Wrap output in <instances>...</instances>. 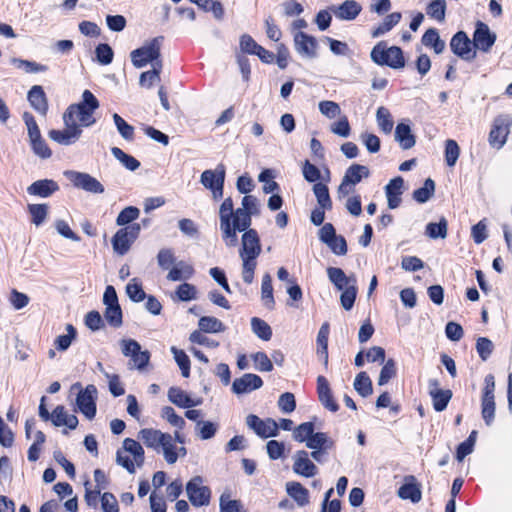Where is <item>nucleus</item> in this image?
Wrapping results in <instances>:
<instances>
[{"instance_id": "nucleus-1", "label": "nucleus", "mask_w": 512, "mask_h": 512, "mask_svg": "<svg viewBox=\"0 0 512 512\" xmlns=\"http://www.w3.org/2000/svg\"><path fill=\"white\" fill-rule=\"evenodd\" d=\"M241 205L235 210L233 200L228 197L219 208L222 240L229 248L238 244L237 232L248 229L252 224V216L260 213L259 201L253 195L244 196Z\"/></svg>"}, {"instance_id": "nucleus-2", "label": "nucleus", "mask_w": 512, "mask_h": 512, "mask_svg": "<svg viewBox=\"0 0 512 512\" xmlns=\"http://www.w3.org/2000/svg\"><path fill=\"white\" fill-rule=\"evenodd\" d=\"M242 232L239 249V257L242 261V278L245 283L251 284L257 267V258L261 254L262 248L259 235L255 229L248 228Z\"/></svg>"}, {"instance_id": "nucleus-3", "label": "nucleus", "mask_w": 512, "mask_h": 512, "mask_svg": "<svg viewBox=\"0 0 512 512\" xmlns=\"http://www.w3.org/2000/svg\"><path fill=\"white\" fill-rule=\"evenodd\" d=\"M99 101L90 90H84L82 100L79 103L71 104L63 114V122L78 123L83 127H90L95 124L94 112L99 108Z\"/></svg>"}, {"instance_id": "nucleus-4", "label": "nucleus", "mask_w": 512, "mask_h": 512, "mask_svg": "<svg viewBox=\"0 0 512 512\" xmlns=\"http://www.w3.org/2000/svg\"><path fill=\"white\" fill-rule=\"evenodd\" d=\"M370 57L380 66H388L392 69H402L405 66L402 49L398 46L387 47L384 41H380L372 48Z\"/></svg>"}, {"instance_id": "nucleus-5", "label": "nucleus", "mask_w": 512, "mask_h": 512, "mask_svg": "<svg viewBox=\"0 0 512 512\" xmlns=\"http://www.w3.org/2000/svg\"><path fill=\"white\" fill-rule=\"evenodd\" d=\"M163 37L158 36L144 43L130 53L131 62L136 68H143L148 63L160 58Z\"/></svg>"}, {"instance_id": "nucleus-6", "label": "nucleus", "mask_w": 512, "mask_h": 512, "mask_svg": "<svg viewBox=\"0 0 512 512\" xmlns=\"http://www.w3.org/2000/svg\"><path fill=\"white\" fill-rule=\"evenodd\" d=\"M495 377L488 374L484 378V386L481 395V415L487 426H490L495 419Z\"/></svg>"}, {"instance_id": "nucleus-7", "label": "nucleus", "mask_w": 512, "mask_h": 512, "mask_svg": "<svg viewBox=\"0 0 512 512\" xmlns=\"http://www.w3.org/2000/svg\"><path fill=\"white\" fill-rule=\"evenodd\" d=\"M225 176L226 167L222 163L218 164L213 170L203 171L200 176V183L212 192L214 200H219L223 197Z\"/></svg>"}, {"instance_id": "nucleus-8", "label": "nucleus", "mask_w": 512, "mask_h": 512, "mask_svg": "<svg viewBox=\"0 0 512 512\" xmlns=\"http://www.w3.org/2000/svg\"><path fill=\"white\" fill-rule=\"evenodd\" d=\"M63 175L77 189H82L92 194H102L105 191L104 186L100 181L88 173L66 170L63 172Z\"/></svg>"}, {"instance_id": "nucleus-9", "label": "nucleus", "mask_w": 512, "mask_h": 512, "mask_svg": "<svg viewBox=\"0 0 512 512\" xmlns=\"http://www.w3.org/2000/svg\"><path fill=\"white\" fill-rule=\"evenodd\" d=\"M140 232V225L133 224L119 229L112 238V247L118 255H125Z\"/></svg>"}, {"instance_id": "nucleus-10", "label": "nucleus", "mask_w": 512, "mask_h": 512, "mask_svg": "<svg viewBox=\"0 0 512 512\" xmlns=\"http://www.w3.org/2000/svg\"><path fill=\"white\" fill-rule=\"evenodd\" d=\"M186 494L195 507L207 506L210 503L211 491L209 487L203 485L200 476L193 477L186 485Z\"/></svg>"}, {"instance_id": "nucleus-11", "label": "nucleus", "mask_w": 512, "mask_h": 512, "mask_svg": "<svg viewBox=\"0 0 512 512\" xmlns=\"http://www.w3.org/2000/svg\"><path fill=\"white\" fill-rule=\"evenodd\" d=\"M512 126V117L509 115H499L494 119L492 129L489 133V143L491 146L500 149L507 141Z\"/></svg>"}, {"instance_id": "nucleus-12", "label": "nucleus", "mask_w": 512, "mask_h": 512, "mask_svg": "<svg viewBox=\"0 0 512 512\" xmlns=\"http://www.w3.org/2000/svg\"><path fill=\"white\" fill-rule=\"evenodd\" d=\"M63 130L52 129L48 132L51 140L63 146H70L76 143L82 136L83 130L78 123L64 122Z\"/></svg>"}, {"instance_id": "nucleus-13", "label": "nucleus", "mask_w": 512, "mask_h": 512, "mask_svg": "<svg viewBox=\"0 0 512 512\" xmlns=\"http://www.w3.org/2000/svg\"><path fill=\"white\" fill-rule=\"evenodd\" d=\"M246 425L261 438L275 437L279 431L278 423L274 419L262 420L254 414L246 417Z\"/></svg>"}, {"instance_id": "nucleus-14", "label": "nucleus", "mask_w": 512, "mask_h": 512, "mask_svg": "<svg viewBox=\"0 0 512 512\" xmlns=\"http://www.w3.org/2000/svg\"><path fill=\"white\" fill-rule=\"evenodd\" d=\"M370 172L368 167L360 164L351 165L345 172L342 182L338 188L340 195H348L352 189L351 186L358 184L363 178H367Z\"/></svg>"}, {"instance_id": "nucleus-15", "label": "nucleus", "mask_w": 512, "mask_h": 512, "mask_svg": "<svg viewBox=\"0 0 512 512\" xmlns=\"http://www.w3.org/2000/svg\"><path fill=\"white\" fill-rule=\"evenodd\" d=\"M452 52L465 61H471L476 57L472 41L464 31H458L450 41Z\"/></svg>"}, {"instance_id": "nucleus-16", "label": "nucleus", "mask_w": 512, "mask_h": 512, "mask_svg": "<svg viewBox=\"0 0 512 512\" xmlns=\"http://www.w3.org/2000/svg\"><path fill=\"white\" fill-rule=\"evenodd\" d=\"M293 41L295 50L300 56L309 59L317 57L318 42L315 37L302 31H296Z\"/></svg>"}, {"instance_id": "nucleus-17", "label": "nucleus", "mask_w": 512, "mask_h": 512, "mask_svg": "<svg viewBox=\"0 0 512 512\" xmlns=\"http://www.w3.org/2000/svg\"><path fill=\"white\" fill-rule=\"evenodd\" d=\"M496 34L491 32L489 26L481 21L476 23V28L473 34L472 44L473 47L482 51L489 52L495 44Z\"/></svg>"}, {"instance_id": "nucleus-18", "label": "nucleus", "mask_w": 512, "mask_h": 512, "mask_svg": "<svg viewBox=\"0 0 512 512\" xmlns=\"http://www.w3.org/2000/svg\"><path fill=\"white\" fill-rule=\"evenodd\" d=\"M96 394L97 389L94 385H88L81 390L76 399V404L81 413L88 419H93L96 415Z\"/></svg>"}, {"instance_id": "nucleus-19", "label": "nucleus", "mask_w": 512, "mask_h": 512, "mask_svg": "<svg viewBox=\"0 0 512 512\" xmlns=\"http://www.w3.org/2000/svg\"><path fill=\"white\" fill-rule=\"evenodd\" d=\"M293 472L299 476L311 478L318 473L317 466L310 460L305 450L296 451L293 456Z\"/></svg>"}, {"instance_id": "nucleus-20", "label": "nucleus", "mask_w": 512, "mask_h": 512, "mask_svg": "<svg viewBox=\"0 0 512 512\" xmlns=\"http://www.w3.org/2000/svg\"><path fill=\"white\" fill-rule=\"evenodd\" d=\"M263 386V380L260 376L252 373H246L240 378H236L232 383V391L237 394L250 393Z\"/></svg>"}, {"instance_id": "nucleus-21", "label": "nucleus", "mask_w": 512, "mask_h": 512, "mask_svg": "<svg viewBox=\"0 0 512 512\" xmlns=\"http://www.w3.org/2000/svg\"><path fill=\"white\" fill-rule=\"evenodd\" d=\"M327 276L337 290L342 291L348 289L351 285H357L356 276L351 274L347 276L341 268H327Z\"/></svg>"}, {"instance_id": "nucleus-22", "label": "nucleus", "mask_w": 512, "mask_h": 512, "mask_svg": "<svg viewBox=\"0 0 512 512\" xmlns=\"http://www.w3.org/2000/svg\"><path fill=\"white\" fill-rule=\"evenodd\" d=\"M59 190V185L52 179H41L27 187V193L32 196L48 198Z\"/></svg>"}, {"instance_id": "nucleus-23", "label": "nucleus", "mask_w": 512, "mask_h": 512, "mask_svg": "<svg viewBox=\"0 0 512 512\" xmlns=\"http://www.w3.org/2000/svg\"><path fill=\"white\" fill-rule=\"evenodd\" d=\"M335 17L340 20H354L361 12V5L355 0H346L338 6L330 7Z\"/></svg>"}, {"instance_id": "nucleus-24", "label": "nucleus", "mask_w": 512, "mask_h": 512, "mask_svg": "<svg viewBox=\"0 0 512 512\" xmlns=\"http://www.w3.org/2000/svg\"><path fill=\"white\" fill-rule=\"evenodd\" d=\"M404 480L405 483L398 489V496L403 500L418 503L422 498V492L420 486L416 483V478L409 475Z\"/></svg>"}, {"instance_id": "nucleus-25", "label": "nucleus", "mask_w": 512, "mask_h": 512, "mask_svg": "<svg viewBox=\"0 0 512 512\" xmlns=\"http://www.w3.org/2000/svg\"><path fill=\"white\" fill-rule=\"evenodd\" d=\"M285 490L288 496L296 502L298 507L302 508L310 503L309 491L300 482H287L285 484Z\"/></svg>"}, {"instance_id": "nucleus-26", "label": "nucleus", "mask_w": 512, "mask_h": 512, "mask_svg": "<svg viewBox=\"0 0 512 512\" xmlns=\"http://www.w3.org/2000/svg\"><path fill=\"white\" fill-rule=\"evenodd\" d=\"M27 99L30 105L42 116L48 111V100L42 86L34 85L28 91Z\"/></svg>"}, {"instance_id": "nucleus-27", "label": "nucleus", "mask_w": 512, "mask_h": 512, "mask_svg": "<svg viewBox=\"0 0 512 512\" xmlns=\"http://www.w3.org/2000/svg\"><path fill=\"white\" fill-rule=\"evenodd\" d=\"M404 181L402 177L398 176L386 185L385 192L387 197L388 207L390 209L397 208L401 203V194Z\"/></svg>"}, {"instance_id": "nucleus-28", "label": "nucleus", "mask_w": 512, "mask_h": 512, "mask_svg": "<svg viewBox=\"0 0 512 512\" xmlns=\"http://www.w3.org/2000/svg\"><path fill=\"white\" fill-rule=\"evenodd\" d=\"M51 421L54 426H66L74 430L78 425V419L74 414H68L64 406L58 405L51 413Z\"/></svg>"}, {"instance_id": "nucleus-29", "label": "nucleus", "mask_w": 512, "mask_h": 512, "mask_svg": "<svg viewBox=\"0 0 512 512\" xmlns=\"http://www.w3.org/2000/svg\"><path fill=\"white\" fill-rule=\"evenodd\" d=\"M167 396L170 402L181 408H190L201 404L200 399H192L185 391L178 387H171L168 390Z\"/></svg>"}, {"instance_id": "nucleus-30", "label": "nucleus", "mask_w": 512, "mask_h": 512, "mask_svg": "<svg viewBox=\"0 0 512 512\" xmlns=\"http://www.w3.org/2000/svg\"><path fill=\"white\" fill-rule=\"evenodd\" d=\"M394 137L403 150H408L415 146L416 139L409 124L399 123L395 128Z\"/></svg>"}, {"instance_id": "nucleus-31", "label": "nucleus", "mask_w": 512, "mask_h": 512, "mask_svg": "<svg viewBox=\"0 0 512 512\" xmlns=\"http://www.w3.org/2000/svg\"><path fill=\"white\" fill-rule=\"evenodd\" d=\"M195 270L193 266L185 261H179L169 270L167 280L169 281H182L189 280L193 277Z\"/></svg>"}, {"instance_id": "nucleus-32", "label": "nucleus", "mask_w": 512, "mask_h": 512, "mask_svg": "<svg viewBox=\"0 0 512 512\" xmlns=\"http://www.w3.org/2000/svg\"><path fill=\"white\" fill-rule=\"evenodd\" d=\"M165 434L160 430L144 428L139 431L138 438L146 447L159 451L162 439H165Z\"/></svg>"}, {"instance_id": "nucleus-33", "label": "nucleus", "mask_w": 512, "mask_h": 512, "mask_svg": "<svg viewBox=\"0 0 512 512\" xmlns=\"http://www.w3.org/2000/svg\"><path fill=\"white\" fill-rule=\"evenodd\" d=\"M402 14L400 12H393L388 14L381 23L375 26L371 31L373 38H378L391 31L401 20Z\"/></svg>"}, {"instance_id": "nucleus-34", "label": "nucleus", "mask_w": 512, "mask_h": 512, "mask_svg": "<svg viewBox=\"0 0 512 512\" xmlns=\"http://www.w3.org/2000/svg\"><path fill=\"white\" fill-rule=\"evenodd\" d=\"M150 63L152 64V70L141 73L139 78V84L148 89L151 88L154 83L160 81V73L163 66L160 58Z\"/></svg>"}, {"instance_id": "nucleus-35", "label": "nucleus", "mask_w": 512, "mask_h": 512, "mask_svg": "<svg viewBox=\"0 0 512 512\" xmlns=\"http://www.w3.org/2000/svg\"><path fill=\"white\" fill-rule=\"evenodd\" d=\"M329 324L324 323L320 327L317 335V355L323 360L324 364H328V336H329Z\"/></svg>"}, {"instance_id": "nucleus-36", "label": "nucleus", "mask_w": 512, "mask_h": 512, "mask_svg": "<svg viewBox=\"0 0 512 512\" xmlns=\"http://www.w3.org/2000/svg\"><path fill=\"white\" fill-rule=\"evenodd\" d=\"M122 451L133 456V459L138 467L143 465L144 449L138 441L131 438H126L123 441Z\"/></svg>"}, {"instance_id": "nucleus-37", "label": "nucleus", "mask_w": 512, "mask_h": 512, "mask_svg": "<svg viewBox=\"0 0 512 512\" xmlns=\"http://www.w3.org/2000/svg\"><path fill=\"white\" fill-rule=\"evenodd\" d=\"M422 44L426 47L432 48L435 53L440 54L445 49V42L440 39L437 29L430 28L422 36Z\"/></svg>"}, {"instance_id": "nucleus-38", "label": "nucleus", "mask_w": 512, "mask_h": 512, "mask_svg": "<svg viewBox=\"0 0 512 512\" xmlns=\"http://www.w3.org/2000/svg\"><path fill=\"white\" fill-rule=\"evenodd\" d=\"M376 122L384 134H390L393 130L394 120L388 108L380 106L376 111Z\"/></svg>"}, {"instance_id": "nucleus-39", "label": "nucleus", "mask_w": 512, "mask_h": 512, "mask_svg": "<svg viewBox=\"0 0 512 512\" xmlns=\"http://www.w3.org/2000/svg\"><path fill=\"white\" fill-rule=\"evenodd\" d=\"M334 445L333 440H331L326 433L317 432L311 435L306 443V447L312 450L323 449L328 450L331 449Z\"/></svg>"}, {"instance_id": "nucleus-40", "label": "nucleus", "mask_w": 512, "mask_h": 512, "mask_svg": "<svg viewBox=\"0 0 512 512\" xmlns=\"http://www.w3.org/2000/svg\"><path fill=\"white\" fill-rule=\"evenodd\" d=\"M200 332L205 333H219L225 330L224 324L212 316H203L198 321Z\"/></svg>"}, {"instance_id": "nucleus-41", "label": "nucleus", "mask_w": 512, "mask_h": 512, "mask_svg": "<svg viewBox=\"0 0 512 512\" xmlns=\"http://www.w3.org/2000/svg\"><path fill=\"white\" fill-rule=\"evenodd\" d=\"M313 192L316 196L317 203L320 208L327 210L332 208V201L326 184L321 182L315 183L313 185Z\"/></svg>"}, {"instance_id": "nucleus-42", "label": "nucleus", "mask_w": 512, "mask_h": 512, "mask_svg": "<svg viewBox=\"0 0 512 512\" xmlns=\"http://www.w3.org/2000/svg\"><path fill=\"white\" fill-rule=\"evenodd\" d=\"M261 298L268 309L272 310L274 308L275 300L273 296L272 279L269 274H265L262 278Z\"/></svg>"}, {"instance_id": "nucleus-43", "label": "nucleus", "mask_w": 512, "mask_h": 512, "mask_svg": "<svg viewBox=\"0 0 512 512\" xmlns=\"http://www.w3.org/2000/svg\"><path fill=\"white\" fill-rule=\"evenodd\" d=\"M111 153L126 169L130 171H135L140 167V162L135 157L126 154L118 147H112Z\"/></svg>"}, {"instance_id": "nucleus-44", "label": "nucleus", "mask_w": 512, "mask_h": 512, "mask_svg": "<svg viewBox=\"0 0 512 512\" xmlns=\"http://www.w3.org/2000/svg\"><path fill=\"white\" fill-rule=\"evenodd\" d=\"M220 512H242L243 505L239 500L231 499L229 491H224L219 498Z\"/></svg>"}, {"instance_id": "nucleus-45", "label": "nucleus", "mask_w": 512, "mask_h": 512, "mask_svg": "<svg viewBox=\"0 0 512 512\" xmlns=\"http://www.w3.org/2000/svg\"><path fill=\"white\" fill-rule=\"evenodd\" d=\"M173 437L166 433L165 439H162L160 448L163 450V455L168 464H174L178 459V453L175 450Z\"/></svg>"}, {"instance_id": "nucleus-46", "label": "nucleus", "mask_w": 512, "mask_h": 512, "mask_svg": "<svg viewBox=\"0 0 512 512\" xmlns=\"http://www.w3.org/2000/svg\"><path fill=\"white\" fill-rule=\"evenodd\" d=\"M171 353L174 356V360L181 370V374L183 377L187 378L190 376V359L187 354L181 350L172 346L170 348Z\"/></svg>"}, {"instance_id": "nucleus-47", "label": "nucleus", "mask_w": 512, "mask_h": 512, "mask_svg": "<svg viewBox=\"0 0 512 512\" xmlns=\"http://www.w3.org/2000/svg\"><path fill=\"white\" fill-rule=\"evenodd\" d=\"M48 209L47 204H29L28 211L31 215L32 223L36 226L42 225L48 215Z\"/></svg>"}, {"instance_id": "nucleus-48", "label": "nucleus", "mask_w": 512, "mask_h": 512, "mask_svg": "<svg viewBox=\"0 0 512 512\" xmlns=\"http://www.w3.org/2000/svg\"><path fill=\"white\" fill-rule=\"evenodd\" d=\"M354 388L362 397H367L372 394V382L366 372H360L356 376Z\"/></svg>"}, {"instance_id": "nucleus-49", "label": "nucleus", "mask_w": 512, "mask_h": 512, "mask_svg": "<svg viewBox=\"0 0 512 512\" xmlns=\"http://www.w3.org/2000/svg\"><path fill=\"white\" fill-rule=\"evenodd\" d=\"M426 13L429 17L435 19L438 22H443L446 15V1L445 0H433L426 9Z\"/></svg>"}, {"instance_id": "nucleus-50", "label": "nucleus", "mask_w": 512, "mask_h": 512, "mask_svg": "<svg viewBox=\"0 0 512 512\" xmlns=\"http://www.w3.org/2000/svg\"><path fill=\"white\" fill-rule=\"evenodd\" d=\"M11 62L17 68L23 69L26 73H40L46 72L48 70V67L46 65L37 63L35 61L13 58Z\"/></svg>"}, {"instance_id": "nucleus-51", "label": "nucleus", "mask_w": 512, "mask_h": 512, "mask_svg": "<svg viewBox=\"0 0 512 512\" xmlns=\"http://www.w3.org/2000/svg\"><path fill=\"white\" fill-rule=\"evenodd\" d=\"M218 430V425L211 421H197L196 434L201 440L213 438Z\"/></svg>"}, {"instance_id": "nucleus-52", "label": "nucleus", "mask_w": 512, "mask_h": 512, "mask_svg": "<svg viewBox=\"0 0 512 512\" xmlns=\"http://www.w3.org/2000/svg\"><path fill=\"white\" fill-rule=\"evenodd\" d=\"M435 190V183L431 178H428L424 182V186L416 189L413 192V198L419 203L427 202L433 195Z\"/></svg>"}, {"instance_id": "nucleus-53", "label": "nucleus", "mask_w": 512, "mask_h": 512, "mask_svg": "<svg viewBox=\"0 0 512 512\" xmlns=\"http://www.w3.org/2000/svg\"><path fill=\"white\" fill-rule=\"evenodd\" d=\"M252 331L262 340L268 341L272 337V330L270 326L264 321L257 317L251 320Z\"/></svg>"}, {"instance_id": "nucleus-54", "label": "nucleus", "mask_w": 512, "mask_h": 512, "mask_svg": "<svg viewBox=\"0 0 512 512\" xmlns=\"http://www.w3.org/2000/svg\"><path fill=\"white\" fill-rule=\"evenodd\" d=\"M426 235L432 239H444L447 236V221L442 218L438 223H429L426 226Z\"/></svg>"}, {"instance_id": "nucleus-55", "label": "nucleus", "mask_w": 512, "mask_h": 512, "mask_svg": "<svg viewBox=\"0 0 512 512\" xmlns=\"http://www.w3.org/2000/svg\"><path fill=\"white\" fill-rule=\"evenodd\" d=\"M460 155V147L453 139L445 141V161L449 167H453Z\"/></svg>"}, {"instance_id": "nucleus-56", "label": "nucleus", "mask_w": 512, "mask_h": 512, "mask_svg": "<svg viewBox=\"0 0 512 512\" xmlns=\"http://www.w3.org/2000/svg\"><path fill=\"white\" fill-rule=\"evenodd\" d=\"M113 120L115 126L122 136L123 139L127 141H132L134 138V127L128 124L120 115L117 113L113 114Z\"/></svg>"}, {"instance_id": "nucleus-57", "label": "nucleus", "mask_w": 512, "mask_h": 512, "mask_svg": "<svg viewBox=\"0 0 512 512\" xmlns=\"http://www.w3.org/2000/svg\"><path fill=\"white\" fill-rule=\"evenodd\" d=\"M126 293L133 302H141L146 298V293L137 278L131 279L127 284Z\"/></svg>"}, {"instance_id": "nucleus-58", "label": "nucleus", "mask_w": 512, "mask_h": 512, "mask_svg": "<svg viewBox=\"0 0 512 512\" xmlns=\"http://www.w3.org/2000/svg\"><path fill=\"white\" fill-rule=\"evenodd\" d=\"M175 295L180 301H191L197 298V288L193 284L184 282L177 287Z\"/></svg>"}, {"instance_id": "nucleus-59", "label": "nucleus", "mask_w": 512, "mask_h": 512, "mask_svg": "<svg viewBox=\"0 0 512 512\" xmlns=\"http://www.w3.org/2000/svg\"><path fill=\"white\" fill-rule=\"evenodd\" d=\"M157 263L163 270H170L176 263L174 251L171 248H162L157 254Z\"/></svg>"}, {"instance_id": "nucleus-60", "label": "nucleus", "mask_w": 512, "mask_h": 512, "mask_svg": "<svg viewBox=\"0 0 512 512\" xmlns=\"http://www.w3.org/2000/svg\"><path fill=\"white\" fill-rule=\"evenodd\" d=\"M452 398V391L449 389L441 390L440 392H436L433 396H431L433 408L437 412H441L445 410L448 406Z\"/></svg>"}, {"instance_id": "nucleus-61", "label": "nucleus", "mask_w": 512, "mask_h": 512, "mask_svg": "<svg viewBox=\"0 0 512 512\" xmlns=\"http://www.w3.org/2000/svg\"><path fill=\"white\" fill-rule=\"evenodd\" d=\"M66 331L67 334L59 335L55 339V347L60 351L67 350L70 347L72 340L76 337V329L73 327V325L68 324L66 326Z\"/></svg>"}, {"instance_id": "nucleus-62", "label": "nucleus", "mask_w": 512, "mask_h": 512, "mask_svg": "<svg viewBox=\"0 0 512 512\" xmlns=\"http://www.w3.org/2000/svg\"><path fill=\"white\" fill-rule=\"evenodd\" d=\"M314 432V424L312 422H304L297 426L293 430V438L297 442H305L307 443L308 439L311 437V435Z\"/></svg>"}, {"instance_id": "nucleus-63", "label": "nucleus", "mask_w": 512, "mask_h": 512, "mask_svg": "<svg viewBox=\"0 0 512 512\" xmlns=\"http://www.w3.org/2000/svg\"><path fill=\"white\" fill-rule=\"evenodd\" d=\"M105 320L112 327L118 328L122 325V310L120 306L106 307L104 312Z\"/></svg>"}, {"instance_id": "nucleus-64", "label": "nucleus", "mask_w": 512, "mask_h": 512, "mask_svg": "<svg viewBox=\"0 0 512 512\" xmlns=\"http://www.w3.org/2000/svg\"><path fill=\"white\" fill-rule=\"evenodd\" d=\"M319 111L322 115L329 119L336 118L341 114V109L338 103L334 101L324 100L318 104Z\"/></svg>"}]
</instances>
